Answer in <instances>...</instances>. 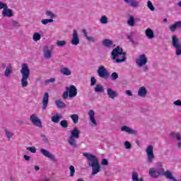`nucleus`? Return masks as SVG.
<instances>
[{
  "label": "nucleus",
  "instance_id": "f257e3e1",
  "mask_svg": "<svg viewBox=\"0 0 181 181\" xmlns=\"http://www.w3.org/2000/svg\"><path fill=\"white\" fill-rule=\"evenodd\" d=\"M83 156L87 159L89 168H92V176H95V175L101 172V165L97 156L88 153H83Z\"/></svg>",
  "mask_w": 181,
  "mask_h": 181
},
{
  "label": "nucleus",
  "instance_id": "f03ea898",
  "mask_svg": "<svg viewBox=\"0 0 181 181\" xmlns=\"http://www.w3.org/2000/svg\"><path fill=\"white\" fill-rule=\"evenodd\" d=\"M21 74L22 76L21 87L25 88V87H28V86H29L28 78H29L30 76V69H29V66H28V64H23L21 65Z\"/></svg>",
  "mask_w": 181,
  "mask_h": 181
},
{
  "label": "nucleus",
  "instance_id": "7ed1b4c3",
  "mask_svg": "<svg viewBox=\"0 0 181 181\" xmlns=\"http://www.w3.org/2000/svg\"><path fill=\"white\" fill-rule=\"evenodd\" d=\"M111 57L112 60H115L116 63H122V62H125L127 57L125 55V52L122 50V48L119 47H117L113 49Z\"/></svg>",
  "mask_w": 181,
  "mask_h": 181
},
{
  "label": "nucleus",
  "instance_id": "20e7f679",
  "mask_svg": "<svg viewBox=\"0 0 181 181\" xmlns=\"http://www.w3.org/2000/svg\"><path fill=\"white\" fill-rule=\"evenodd\" d=\"M70 134L68 143L73 148H77L76 139L80 138V130H78V128L74 127L72 130H70Z\"/></svg>",
  "mask_w": 181,
  "mask_h": 181
},
{
  "label": "nucleus",
  "instance_id": "39448f33",
  "mask_svg": "<svg viewBox=\"0 0 181 181\" xmlns=\"http://www.w3.org/2000/svg\"><path fill=\"white\" fill-rule=\"evenodd\" d=\"M171 45L175 50L176 56H181V42L176 35L172 37Z\"/></svg>",
  "mask_w": 181,
  "mask_h": 181
},
{
  "label": "nucleus",
  "instance_id": "423d86ee",
  "mask_svg": "<svg viewBox=\"0 0 181 181\" xmlns=\"http://www.w3.org/2000/svg\"><path fill=\"white\" fill-rule=\"evenodd\" d=\"M148 63V57L146 54H140L137 58H136V64L138 67H144Z\"/></svg>",
  "mask_w": 181,
  "mask_h": 181
},
{
  "label": "nucleus",
  "instance_id": "0eeeda50",
  "mask_svg": "<svg viewBox=\"0 0 181 181\" xmlns=\"http://www.w3.org/2000/svg\"><path fill=\"white\" fill-rule=\"evenodd\" d=\"M147 160L148 163H152L155 160V154L153 153V146L149 145L146 149Z\"/></svg>",
  "mask_w": 181,
  "mask_h": 181
},
{
  "label": "nucleus",
  "instance_id": "6e6552de",
  "mask_svg": "<svg viewBox=\"0 0 181 181\" xmlns=\"http://www.w3.org/2000/svg\"><path fill=\"white\" fill-rule=\"evenodd\" d=\"M158 165L160 167L158 169H156L155 168H151L149 169L148 174L151 177L156 179V177H158V176H160L159 172H160L163 167H162V164L160 163H158Z\"/></svg>",
  "mask_w": 181,
  "mask_h": 181
},
{
  "label": "nucleus",
  "instance_id": "1a4fd4ad",
  "mask_svg": "<svg viewBox=\"0 0 181 181\" xmlns=\"http://www.w3.org/2000/svg\"><path fill=\"white\" fill-rule=\"evenodd\" d=\"M97 71L99 77L105 78V80H107V78L110 77V74H108V71H107V69H105V66L101 65L99 66Z\"/></svg>",
  "mask_w": 181,
  "mask_h": 181
},
{
  "label": "nucleus",
  "instance_id": "9d476101",
  "mask_svg": "<svg viewBox=\"0 0 181 181\" xmlns=\"http://www.w3.org/2000/svg\"><path fill=\"white\" fill-rule=\"evenodd\" d=\"M40 153L43 155V156H45V158H48V159H50L52 162H57V158L53 155L50 151L45 149V148H41L40 150Z\"/></svg>",
  "mask_w": 181,
  "mask_h": 181
},
{
  "label": "nucleus",
  "instance_id": "9b49d317",
  "mask_svg": "<svg viewBox=\"0 0 181 181\" xmlns=\"http://www.w3.org/2000/svg\"><path fill=\"white\" fill-rule=\"evenodd\" d=\"M30 121L33 124L35 125V127L42 128V121L40 119L37 115H36V114H33L30 116Z\"/></svg>",
  "mask_w": 181,
  "mask_h": 181
},
{
  "label": "nucleus",
  "instance_id": "f8f14e48",
  "mask_svg": "<svg viewBox=\"0 0 181 181\" xmlns=\"http://www.w3.org/2000/svg\"><path fill=\"white\" fill-rule=\"evenodd\" d=\"M159 174L160 176H165L169 180L177 181V180L172 175V172L169 170L165 172V169H163V168L159 171Z\"/></svg>",
  "mask_w": 181,
  "mask_h": 181
},
{
  "label": "nucleus",
  "instance_id": "ddd939ff",
  "mask_svg": "<svg viewBox=\"0 0 181 181\" xmlns=\"http://www.w3.org/2000/svg\"><path fill=\"white\" fill-rule=\"evenodd\" d=\"M88 115L92 127H97V120H95V112L94 110H90L88 112Z\"/></svg>",
  "mask_w": 181,
  "mask_h": 181
},
{
  "label": "nucleus",
  "instance_id": "4468645a",
  "mask_svg": "<svg viewBox=\"0 0 181 181\" xmlns=\"http://www.w3.org/2000/svg\"><path fill=\"white\" fill-rule=\"evenodd\" d=\"M71 43L74 46H77V45H80V37H78V33H77L76 30H73Z\"/></svg>",
  "mask_w": 181,
  "mask_h": 181
},
{
  "label": "nucleus",
  "instance_id": "2eb2a0df",
  "mask_svg": "<svg viewBox=\"0 0 181 181\" xmlns=\"http://www.w3.org/2000/svg\"><path fill=\"white\" fill-rule=\"evenodd\" d=\"M66 91L69 93V98H74L77 95V88L74 85H71L69 87L66 88Z\"/></svg>",
  "mask_w": 181,
  "mask_h": 181
},
{
  "label": "nucleus",
  "instance_id": "dca6fc26",
  "mask_svg": "<svg viewBox=\"0 0 181 181\" xmlns=\"http://www.w3.org/2000/svg\"><path fill=\"white\" fill-rule=\"evenodd\" d=\"M2 16L4 18H12L13 16V10L8 8V6L2 11L1 12Z\"/></svg>",
  "mask_w": 181,
  "mask_h": 181
},
{
  "label": "nucleus",
  "instance_id": "f3484780",
  "mask_svg": "<svg viewBox=\"0 0 181 181\" xmlns=\"http://www.w3.org/2000/svg\"><path fill=\"white\" fill-rule=\"evenodd\" d=\"M170 135L171 138H173V139H177V141H178L177 146H178V148H181V134H180V132H172Z\"/></svg>",
  "mask_w": 181,
  "mask_h": 181
},
{
  "label": "nucleus",
  "instance_id": "a211bd4d",
  "mask_svg": "<svg viewBox=\"0 0 181 181\" xmlns=\"http://www.w3.org/2000/svg\"><path fill=\"white\" fill-rule=\"evenodd\" d=\"M107 96L111 98V100H115L118 97V93L117 91L112 90L111 88H107Z\"/></svg>",
  "mask_w": 181,
  "mask_h": 181
},
{
  "label": "nucleus",
  "instance_id": "6ab92c4d",
  "mask_svg": "<svg viewBox=\"0 0 181 181\" xmlns=\"http://www.w3.org/2000/svg\"><path fill=\"white\" fill-rule=\"evenodd\" d=\"M148 94V90H146V88L144 86H141L139 88L137 95L141 98H145L146 97V95Z\"/></svg>",
  "mask_w": 181,
  "mask_h": 181
},
{
  "label": "nucleus",
  "instance_id": "aec40b11",
  "mask_svg": "<svg viewBox=\"0 0 181 181\" xmlns=\"http://www.w3.org/2000/svg\"><path fill=\"white\" fill-rule=\"evenodd\" d=\"M42 110H46L47 108V105H49V93L46 92L42 98Z\"/></svg>",
  "mask_w": 181,
  "mask_h": 181
},
{
  "label": "nucleus",
  "instance_id": "412c9836",
  "mask_svg": "<svg viewBox=\"0 0 181 181\" xmlns=\"http://www.w3.org/2000/svg\"><path fill=\"white\" fill-rule=\"evenodd\" d=\"M122 132H127V134H130L132 135H135L136 134V131L131 129L128 126H122L121 127Z\"/></svg>",
  "mask_w": 181,
  "mask_h": 181
},
{
  "label": "nucleus",
  "instance_id": "4be33fe9",
  "mask_svg": "<svg viewBox=\"0 0 181 181\" xmlns=\"http://www.w3.org/2000/svg\"><path fill=\"white\" fill-rule=\"evenodd\" d=\"M43 56L45 59H52V50L49 47H45L43 49Z\"/></svg>",
  "mask_w": 181,
  "mask_h": 181
},
{
  "label": "nucleus",
  "instance_id": "5701e85b",
  "mask_svg": "<svg viewBox=\"0 0 181 181\" xmlns=\"http://www.w3.org/2000/svg\"><path fill=\"white\" fill-rule=\"evenodd\" d=\"M12 73H13V67L11 64L7 65L4 71V77H11Z\"/></svg>",
  "mask_w": 181,
  "mask_h": 181
},
{
  "label": "nucleus",
  "instance_id": "b1692460",
  "mask_svg": "<svg viewBox=\"0 0 181 181\" xmlns=\"http://www.w3.org/2000/svg\"><path fill=\"white\" fill-rule=\"evenodd\" d=\"M145 35L148 39H153L155 37V34L153 33V30L151 28H147L145 31Z\"/></svg>",
  "mask_w": 181,
  "mask_h": 181
},
{
  "label": "nucleus",
  "instance_id": "393cba45",
  "mask_svg": "<svg viewBox=\"0 0 181 181\" xmlns=\"http://www.w3.org/2000/svg\"><path fill=\"white\" fill-rule=\"evenodd\" d=\"M132 181H144L143 177H139V175L137 172L134 171L132 173Z\"/></svg>",
  "mask_w": 181,
  "mask_h": 181
},
{
  "label": "nucleus",
  "instance_id": "a878e982",
  "mask_svg": "<svg viewBox=\"0 0 181 181\" xmlns=\"http://www.w3.org/2000/svg\"><path fill=\"white\" fill-rule=\"evenodd\" d=\"M60 73L64 76H71V70L68 67H63L60 69Z\"/></svg>",
  "mask_w": 181,
  "mask_h": 181
},
{
  "label": "nucleus",
  "instance_id": "bb28decb",
  "mask_svg": "<svg viewBox=\"0 0 181 181\" xmlns=\"http://www.w3.org/2000/svg\"><path fill=\"white\" fill-rule=\"evenodd\" d=\"M103 46H105V47H114V43L112 42V40H108V39H105L103 41Z\"/></svg>",
  "mask_w": 181,
  "mask_h": 181
},
{
  "label": "nucleus",
  "instance_id": "cd10ccee",
  "mask_svg": "<svg viewBox=\"0 0 181 181\" xmlns=\"http://www.w3.org/2000/svg\"><path fill=\"white\" fill-rule=\"evenodd\" d=\"M55 105L59 110H62L63 108H66V103L62 101L61 100H55Z\"/></svg>",
  "mask_w": 181,
  "mask_h": 181
},
{
  "label": "nucleus",
  "instance_id": "c85d7f7f",
  "mask_svg": "<svg viewBox=\"0 0 181 181\" xmlns=\"http://www.w3.org/2000/svg\"><path fill=\"white\" fill-rule=\"evenodd\" d=\"M177 28H181V21H177L173 25L170 26V30L171 32H175Z\"/></svg>",
  "mask_w": 181,
  "mask_h": 181
},
{
  "label": "nucleus",
  "instance_id": "c756f323",
  "mask_svg": "<svg viewBox=\"0 0 181 181\" xmlns=\"http://www.w3.org/2000/svg\"><path fill=\"white\" fill-rule=\"evenodd\" d=\"M62 117L63 116H62V115L57 114V115L52 116L51 117V119H52V122H54L55 124H57V123H59L60 119H62Z\"/></svg>",
  "mask_w": 181,
  "mask_h": 181
},
{
  "label": "nucleus",
  "instance_id": "7c9ffc66",
  "mask_svg": "<svg viewBox=\"0 0 181 181\" xmlns=\"http://www.w3.org/2000/svg\"><path fill=\"white\" fill-rule=\"evenodd\" d=\"M40 39H42V35H40V33H34L33 35V40H34V42H39Z\"/></svg>",
  "mask_w": 181,
  "mask_h": 181
},
{
  "label": "nucleus",
  "instance_id": "2f4dec72",
  "mask_svg": "<svg viewBox=\"0 0 181 181\" xmlns=\"http://www.w3.org/2000/svg\"><path fill=\"white\" fill-rule=\"evenodd\" d=\"M10 25L13 28H16V29H18V28H21V24L19 23V22H18L17 21H15V20H11Z\"/></svg>",
  "mask_w": 181,
  "mask_h": 181
},
{
  "label": "nucleus",
  "instance_id": "473e14b6",
  "mask_svg": "<svg viewBox=\"0 0 181 181\" xmlns=\"http://www.w3.org/2000/svg\"><path fill=\"white\" fill-rule=\"evenodd\" d=\"M127 25H129V26H135V19L134 18V16H129V19L127 20Z\"/></svg>",
  "mask_w": 181,
  "mask_h": 181
},
{
  "label": "nucleus",
  "instance_id": "72a5a7b5",
  "mask_svg": "<svg viewBox=\"0 0 181 181\" xmlns=\"http://www.w3.org/2000/svg\"><path fill=\"white\" fill-rule=\"evenodd\" d=\"M104 91V87L101 84H97L95 87V93H103Z\"/></svg>",
  "mask_w": 181,
  "mask_h": 181
},
{
  "label": "nucleus",
  "instance_id": "f704fd0d",
  "mask_svg": "<svg viewBox=\"0 0 181 181\" xmlns=\"http://www.w3.org/2000/svg\"><path fill=\"white\" fill-rule=\"evenodd\" d=\"M70 118L72 119L74 124H78V115L73 114L70 116Z\"/></svg>",
  "mask_w": 181,
  "mask_h": 181
},
{
  "label": "nucleus",
  "instance_id": "c9c22d12",
  "mask_svg": "<svg viewBox=\"0 0 181 181\" xmlns=\"http://www.w3.org/2000/svg\"><path fill=\"white\" fill-rule=\"evenodd\" d=\"M56 45L58 47H63L67 45V42L66 40H57Z\"/></svg>",
  "mask_w": 181,
  "mask_h": 181
},
{
  "label": "nucleus",
  "instance_id": "e433bc0d",
  "mask_svg": "<svg viewBox=\"0 0 181 181\" xmlns=\"http://www.w3.org/2000/svg\"><path fill=\"white\" fill-rule=\"evenodd\" d=\"M100 22L102 25H107V23H108V18H107L106 16H102Z\"/></svg>",
  "mask_w": 181,
  "mask_h": 181
},
{
  "label": "nucleus",
  "instance_id": "4c0bfd02",
  "mask_svg": "<svg viewBox=\"0 0 181 181\" xmlns=\"http://www.w3.org/2000/svg\"><path fill=\"white\" fill-rule=\"evenodd\" d=\"M69 171H70V174H69L70 177H74V175H76V168H74V166L73 165L69 166Z\"/></svg>",
  "mask_w": 181,
  "mask_h": 181
},
{
  "label": "nucleus",
  "instance_id": "58836bf2",
  "mask_svg": "<svg viewBox=\"0 0 181 181\" xmlns=\"http://www.w3.org/2000/svg\"><path fill=\"white\" fill-rule=\"evenodd\" d=\"M4 132L6 134V136H7V139H11V138L13 137V133L8 129H5Z\"/></svg>",
  "mask_w": 181,
  "mask_h": 181
},
{
  "label": "nucleus",
  "instance_id": "ea45409f",
  "mask_svg": "<svg viewBox=\"0 0 181 181\" xmlns=\"http://www.w3.org/2000/svg\"><path fill=\"white\" fill-rule=\"evenodd\" d=\"M147 8H148V9H150V11H151L152 12L155 11V7L153 6L151 1H147Z\"/></svg>",
  "mask_w": 181,
  "mask_h": 181
},
{
  "label": "nucleus",
  "instance_id": "a19ab883",
  "mask_svg": "<svg viewBox=\"0 0 181 181\" xmlns=\"http://www.w3.org/2000/svg\"><path fill=\"white\" fill-rule=\"evenodd\" d=\"M54 21L52 18L50 19H42L41 23L42 25H47V23H53Z\"/></svg>",
  "mask_w": 181,
  "mask_h": 181
},
{
  "label": "nucleus",
  "instance_id": "79ce46f5",
  "mask_svg": "<svg viewBox=\"0 0 181 181\" xmlns=\"http://www.w3.org/2000/svg\"><path fill=\"white\" fill-rule=\"evenodd\" d=\"M132 8H138L139 6V2L135 0H132V3L129 4Z\"/></svg>",
  "mask_w": 181,
  "mask_h": 181
},
{
  "label": "nucleus",
  "instance_id": "37998d69",
  "mask_svg": "<svg viewBox=\"0 0 181 181\" xmlns=\"http://www.w3.org/2000/svg\"><path fill=\"white\" fill-rule=\"evenodd\" d=\"M47 16H49V18H51V19H53L56 17V14H54L52 11H47L45 13Z\"/></svg>",
  "mask_w": 181,
  "mask_h": 181
},
{
  "label": "nucleus",
  "instance_id": "c03bdc74",
  "mask_svg": "<svg viewBox=\"0 0 181 181\" xmlns=\"http://www.w3.org/2000/svg\"><path fill=\"white\" fill-rule=\"evenodd\" d=\"M86 40L88 42H91L92 43H95V42H97V39L93 36H88Z\"/></svg>",
  "mask_w": 181,
  "mask_h": 181
},
{
  "label": "nucleus",
  "instance_id": "a18cd8bd",
  "mask_svg": "<svg viewBox=\"0 0 181 181\" xmlns=\"http://www.w3.org/2000/svg\"><path fill=\"white\" fill-rule=\"evenodd\" d=\"M60 125L62 128H67L69 127V123H67V120H62Z\"/></svg>",
  "mask_w": 181,
  "mask_h": 181
},
{
  "label": "nucleus",
  "instance_id": "49530a36",
  "mask_svg": "<svg viewBox=\"0 0 181 181\" xmlns=\"http://www.w3.org/2000/svg\"><path fill=\"white\" fill-rule=\"evenodd\" d=\"M124 145L126 149H131L132 148V145L131 143H129V141H124Z\"/></svg>",
  "mask_w": 181,
  "mask_h": 181
},
{
  "label": "nucleus",
  "instance_id": "de8ad7c7",
  "mask_svg": "<svg viewBox=\"0 0 181 181\" xmlns=\"http://www.w3.org/2000/svg\"><path fill=\"white\" fill-rule=\"evenodd\" d=\"M118 78V74L117 72H113L111 75V80L115 81Z\"/></svg>",
  "mask_w": 181,
  "mask_h": 181
},
{
  "label": "nucleus",
  "instance_id": "09e8293b",
  "mask_svg": "<svg viewBox=\"0 0 181 181\" xmlns=\"http://www.w3.org/2000/svg\"><path fill=\"white\" fill-rule=\"evenodd\" d=\"M8 6V4L6 3L0 1V11L1 9H3V11Z\"/></svg>",
  "mask_w": 181,
  "mask_h": 181
},
{
  "label": "nucleus",
  "instance_id": "8fccbe9b",
  "mask_svg": "<svg viewBox=\"0 0 181 181\" xmlns=\"http://www.w3.org/2000/svg\"><path fill=\"white\" fill-rule=\"evenodd\" d=\"M27 151L31 152V153H36V148L35 147H28Z\"/></svg>",
  "mask_w": 181,
  "mask_h": 181
},
{
  "label": "nucleus",
  "instance_id": "3c124183",
  "mask_svg": "<svg viewBox=\"0 0 181 181\" xmlns=\"http://www.w3.org/2000/svg\"><path fill=\"white\" fill-rule=\"evenodd\" d=\"M62 98L64 100H67L69 98V90L64 91L62 94Z\"/></svg>",
  "mask_w": 181,
  "mask_h": 181
},
{
  "label": "nucleus",
  "instance_id": "603ef678",
  "mask_svg": "<svg viewBox=\"0 0 181 181\" xmlns=\"http://www.w3.org/2000/svg\"><path fill=\"white\" fill-rule=\"evenodd\" d=\"M102 166H107L108 165V160L105 158H103L101 160Z\"/></svg>",
  "mask_w": 181,
  "mask_h": 181
},
{
  "label": "nucleus",
  "instance_id": "864d4df0",
  "mask_svg": "<svg viewBox=\"0 0 181 181\" xmlns=\"http://www.w3.org/2000/svg\"><path fill=\"white\" fill-rule=\"evenodd\" d=\"M95 83H97V79L94 76H92L90 78V86H95Z\"/></svg>",
  "mask_w": 181,
  "mask_h": 181
},
{
  "label": "nucleus",
  "instance_id": "5fc2aeb1",
  "mask_svg": "<svg viewBox=\"0 0 181 181\" xmlns=\"http://www.w3.org/2000/svg\"><path fill=\"white\" fill-rule=\"evenodd\" d=\"M56 81V78H52L45 81V84H50V83H54Z\"/></svg>",
  "mask_w": 181,
  "mask_h": 181
},
{
  "label": "nucleus",
  "instance_id": "6e6d98bb",
  "mask_svg": "<svg viewBox=\"0 0 181 181\" xmlns=\"http://www.w3.org/2000/svg\"><path fill=\"white\" fill-rule=\"evenodd\" d=\"M174 105H176L177 107H181V100H177L173 102Z\"/></svg>",
  "mask_w": 181,
  "mask_h": 181
},
{
  "label": "nucleus",
  "instance_id": "4d7b16f0",
  "mask_svg": "<svg viewBox=\"0 0 181 181\" xmlns=\"http://www.w3.org/2000/svg\"><path fill=\"white\" fill-rule=\"evenodd\" d=\"M82 33H83V36L86 37V39H87V37H88V34L87 33V30H83Z\"/></svg>",
  "mask_w": 181,
  "mask_h": 181
},
{
  "label": "nucleus",
  "instance_id": "13d9d810",
  "mask_svg": "<svg viewBox=\"0 0 181 181\" xmlns=\"http://www.w3.org/2000/svg\"><path fill=\"white\" fill-rule=\"evenodd\" d=\"M127 95H129V97H132V92L130 90H126Z\"/></svg>",
  "mask_w": 181,
  "mask_h": 181
},
{
  "label": "nucleus",
  "instance_id": "bf43d9fd",
  "mask_svg": "<svg viewBox=\"0 0 181 181\" xmlns=\"http://www.w3.org/2000/svg\"><path fill=\"white\" fill-rule=\"evenodd\" d=\"M24 159L25 160H30V156L28 155H24Z\"/></svg>",
  "mask_w": 181,
  "mask_h": 181
},
{
  "label": "nucleus",
  "instance_id": "052dcab7",
  "mask_svg": "<svg viewBox=\"0 0 181 181\" xmlns=\"http://www.w3.org/2000/svg\"><path fill=\"white\" fill-rule=\"evenodd\" d=\"M148 70H149V68H148V66L145 65L143 66V71H148Z\"/></svg>",
  "mask_w": 181,
  "mask_h": 181
},
{
  "label": "nucleus",
  "instance_id": "680f3d73",
  "mask_svg": "<svg viewBox=\"0 0 181 181\" xmlns=\"http://www.w3.org/2000/svg\"><path fill=\"white\" fill-rule=\"evenodd\" d=\"M129 40H130V42H132V43H134V39L132 38V36L129 35L128 37Z\"/></svg>",
  "mask_w": 181,
  "mask_h": 181
},
{
  "label": "nucleus",
  "instance_id": "e2e57ef3",
  "mask_svg": "<svg viewBox=\"0 0 181 181\" xmlns=\"http://www.w3.org/2000/svg\"><path fill=\"white\" fill-rule=\"evenodd\" d=\"M124 2H126V4H128L129 5H130L131 3L132 2V0H124Z\"/></svg>",
  "mask_w": 181,
  "mask_h": 181
},
{
  "label": "nucleus",
  "instance_id": "0e129e2a",
  "mask_svg": "<svg viewBox=\"0 0 181 181\" xmlns=\"http://www.w3.org/2000/svg\"><path fill=\"white\" fill-rule=\"evenodd\" d=\"M34 169H35V170H36V172H37V171H39V170H40V168H39V166L35 165V166L34 167Z\"/></svg>",
  "mask_w": 181,
  "mask_h": 181
},
{
  "label": "nucleus",
  "instance_id": "69168bd1",
  "mask_svg": "<svg viewBox=\"0 0 181 181\" xmlns=\"http://www.w3.org/2000/svg\"><path fill=\"white\" fill-rule=\"evenodd\" d=\"M177 6H180V8H181V1L177 3Z\"/></svg>",
  "mask_w": 181,
  "mask_h": 181
},
{
  "label": "nucleus",
  "instance_id": "338daca9",
  "mask_svg": "<svg viewBox=\"0 0 181 181\" xmlns=\"http://www.w3.org/2000/svg\"><path fill=\"white\" fill-rule=\"evenodd\" d=\"M164 22H168V19H167V18H165V19H164Z\"/></svg>",
  "mask_w": 181,
  "mask_h": 181
}]
</instances>
